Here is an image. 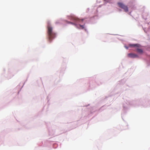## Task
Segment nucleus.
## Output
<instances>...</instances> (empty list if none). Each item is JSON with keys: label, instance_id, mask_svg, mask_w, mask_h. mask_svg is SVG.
Returning <instances> with one entry per match:
<instances>
[{"label": "nucleus", "instance_id": "obj_3", "mask_svg": "<svg viewBox=\"0 0 150 150\" xmlns=\"http://www.w3.org/2000/svg\"><path fill=\"white\" fill-rule=\"evenodd\" d=\"M71 20L77 23H80L81 21L82 22L84 20V19H79L76 17H71Z\"/></svg>", "mask_w": 150, "mask_h": 150}, {"label": "nucleus", "instance_id": "obj_6", "mask_svg": "<svg viewBox=\"0 0 150 150\" xmlns=\"http://www.w3.org/2000/svg\"><path fill=\"white\" fill-rule=\"evenodd\" d=\"M137 52L140 54H142L143 52V50L137 48Z\"/></svg>", "mask_w": 150, "mask_h": 150}, {"label": "nucleus", "instance_id": "obj_5", "mask_svg": "<svg viewBox=\"0 0 150 150\" xmlns=\"http://www.w3.org/2000/svg\"><path fill=\"white\" fill-rule=\"evenodd\" d=\"M129 46L132 47H139V44H129Z\"/></svg>", "mask_w": 150, "mask_h": 150}, {"label": "nucleus", "instance_id": "obj_8", "mask_svg": "<svg viewBox=\"0 0 150 150\" xmlns=\"http://www.w3.org/2000/svg\"><path fill=\"white\" fill-rule=\"evenodd\" d=\"M70 23H71V24L73 25H75L76 26H77V24L75 23H73L72 22H70Z\"/></svg>", "mask_w": 150, "mask_h": 150}, {"label": "nucleus", "instance_id": "obj_2", "mask_svg": "<svg viewBox=\"0 0 150 150\" xmlns=\"http://www.w3.org/2000/svg\"><path fill=\"white\" fill-rule=\"evenodd\" d=\"M117 4L118 6L122 9L125 12H127L128 11V7L127 6L121 2L117 3Z\"/></svg>", "mask_w": 150, "mask_h": 150}, {"label": "nucleus", "instance_id": "obj_9", "mask_svg": "<svg viewBox=\"0 0 150 150\" xmlns=\"http://www.w3.org/2000/svg\"><path fill=\"white\" fill-rule=\"evenodd\" d=\"M126 48L127 49H128V47H126Z\"/></svg>", "mask_w": 150, "mask_h": 150}, {"label": "nucleus", "instance_id": "obj_1", "mask_svg": "<svg viewBox=\"0 0 150 150\" xmlns=\"http://www.w3.org/2000/svg\"><path fill=\"white\" fill-rule=\"evenodd\" d=\"M47 33L49 40L51 42L52 40L56 37V33L52 31V28L49 25L47 26Z\"/></svg>", "mask_w": 150, "mask_h": 150}, {"label": "nucleus", "instance_id": "obj_7", "mask_svg": "<svg viewBox=\"0 0 150 150\" xmlns=\"http://www.w3.org/2000/svg\"><path fill=\"white\" fill-rule=\"evenodd\" d=\"M79 25L82 29L84 28V25H81L80 24H79Z\"/></svg>", "mask_w": 150, "mask_h": 150}, {"label": "nucleus", "instance_id": "obj_4", "mask_svg": "<svg viewBox=\"0 0 150 150\" xmlns=\"http://www.w3.org/2000/svg\"><path fill=\"white\" fill-rule=\"evenodd\" d=\"M128 56L131 58L137 57L138 56L137 55L133 53H129L128 54Z\"/></svg>", "mask_w": 150, "mask_h": 150}]
</instances>
